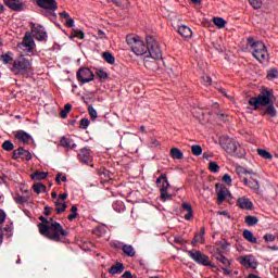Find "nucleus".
<instances>
[{
  "instance_id": "nucleus-48",
  "label": "nucleus",
  "mask_w": 278,
  "mask_h": 278,
  "mask_svg": "<svg viewBox=\"0 0 278 278\" xmlns=\"http://www.w3.org/2000/svg\"><path fill=\"white\" fill-rule=\"evenodd\" d=\"M162 201H170L173 199V194L168 193V190L161 191Z\"/></svg>"
},
{
  "instance_id": "nucleus-6",
  "label": "nucleus",
  "mask_w": 278,
  "mask_h": 278,
  "mask_svg": "<svg viewBox=\"0 0 278 278\" xmlns=\"http://www.w3.org/2000/svg\"><path fill=\"white\" fill-rule=\"evenodd\" d=\"M31 61L26 59L25 56H20L15 61H13V66L11 67V72L14 75H29L31 73Z\"/></svg>"
},
{
  "instance_id": "nucleus-22",
  "label": "nucleus",
  "mask_w": 278,
  "mask_h": 278,
  "mask_svg": "<svg viewBox=\"0 0 278 278\" xmlns=\"http://www.w3.org/2000/svg\"><path fill=\"white\" fill-rule=\"evenodd\" d=\"M124 270L125 266L122 263H117L109 269V273L110 275H121Z\"/></svg>"
},
{
  "instance_id": "nucleus-61",
  "label": "nucleus",
  "mask_w": 278,
  "mask_h": 278,
  "mask_svg": "<svg viewBox=\"0 0 278 278\" xmlns=\"http://www.w3.org/2000/svg\"><path fill=\"white\" fill-rule=\"evenodd\" d=\"M66 199H68V193H60L59 194V201H62V202H64V201H66Z\"/></svg>"
},
{
  "instance_id": "nucleus-57",
  "label": "nucleus",
  "mask_w": 278,
  "mask_h": 278,
  "mask_svg": "<svg viewBox=\"0 0 278 278\" xmlns=\"http://www.w3.org/2000/svg\"><path fill=\"white\" fill-rule=\"evenodd\" d=\"M62 181H66V176H62V174L56 175V184L60 186Z\"/></svg>"
},
{
  "instance_id": "nucleus-51",
  "label": "nucleus",
  "mask_w": 278,
  "mask_h": 278,
  "mask_svg": "<svg viewBox=\"0 0 278 278\" xmlns=\"http://www.w3.org/2000/svg\"><path fill=\"white\" fill-rule=\"evenodd\" d=\"M236 173H237V175H239V177H242V175L249 174V172L247 169H244L243 167H237Z\"/></svg>"
},
{
  "instance_id": "nucleus-9",
  "label": "nucleus",
  "mask_w": 278,
  "mask_h": 278,
  "mask_svg": "<svg viewBox=\"0 0 278 278\" xmlns=\"http://www.w3.org/2000/svg\"><path fill=\"white\" fill-rule=\"evenodd\" d=\"M18 49H22L26 55H29L36 49V43L34 42V38L31 36H25L23 41L17 45Z\"/></svg>"
},
{
  "instance_id": "nucleus-10",
  "label": "nucleus",
  "mask_w": 278,
  "mask_h": 278,
  "mask_svg": "<svg viewBox=\"0 0 278 278\" xmlns=\"http://www.w3.org/2000/svg\"><path fill=\"white\" fill-rule=\"evenodd\" d=\"M77 79L78 81H81V84H89V81L94 79V74L92 71H90V68L83 67L77 72Z\"/></svg>"
},
{
  "instance_id": "nucleus-15",
  "label": "nucleus",
  "mask_w": 278,
  "mask_h": 278,
  "mask_svg": "<svg viewBox=\"0 0 278 278\" xmlns=\"http://www.w3.org/2000/svg\"><path fill=\"white\" fill-rule=\"evenodd\" d=\"M217 203H223L227 197H229V189L227 187L217 184L216 185Z\"/></svg>"
},
{
  "instance_id": "nucleus-3",
  "label": "nucleus",
  "mask_w": 278,
  "mask_h": 278,
  "mask_svg": "<svg viewBox=\"0 0 278 278\" xmlns=\"http://www.w3.org/2000/svg\"><path fill=\"white\" fill-rule=\"evenodd\" d=\"M248 45L252 51L253 58L258 62H266L268 60V49L262 41H255L253 37L248 38Z\"/></svg>"
},
{
  "instance_id": "nucleus-46",
  "label": "nucleus",
  "mask_w": 278,
  "mask_h": 278,
  "mask_svg": "<svg viewBox=\"0 0 278 278\" xmlns=\"http://www.w3.org/2000/svg\"><path fill=\"white\" fill-rule=\"evenodd\" d=\"M208 170H211V173H218V170H220V166H218V163L216 162H210Z\"/></svg>"
},
{
  "instance_id": "nucleus-36",
  "label": "nucleus",
  "mask_w": 278,
  "mask_h": 278,
  "mask_svg": "<svg viewBox=\"0 0 278 278\" xmlns=\"http://www.w3.org/2000/svg\"><path fill=\"white\" fill-rule=\"evenodd\" d=\"M0 60L3 64H10L14 59L12 58V52H7L5 54L0 55Z\"/></svg>"
},
{
  "instance_id": "nucleus-63",
  "label": "nucleus",
  "mask_w": 278,
  "mask_h": 278,
  "mask_svg": "<svg viewBox=\"0 0 278 278\" xmlns=\"http://www.w3.org/2000/svg\"><path fill=\"white\" fill-rule=\"evenodd\" d=\"M194 216L192 211H187V214H185V220H190Z\"/></svg>"
},
{
  "instance_id": "nucleus-33",
  "label": "nucleus",
  "mask_w": 278,
  "mask_h": 278,
  "mask_svg": "<svg viewBox=\"0 0 278 278\" xmlns=\"http://www.w3.org/2000/svg\"><path fill=\"white\" fill-rule=\"evenodd\" d=\"M257 223H260V219L257 217L251 216V215L245 216V224L249 227H253V226L257 225Z\"/></svg>"
},
{
  "instance_id": "nucleus-32",
  "label": "nucleus",
  "mask_w": 278,
  "mask_h": 278,
  "mask_svg": "<svg viewBox=\"0 0 278 278\" xmlns=\"http://www.w3.org/2000/svg\"><path fill=\"white\" fill-rule=\"evenodd\" d=\"M14 201H15V203H17L18 205H24V203H27V201H29V195L16 194V195L14 197Z\"/></svg>"
},
{
  "instance_id": "nucleus-42",
  "label": "nucleus",
  "mask_w": 278,
  "mask_h": 278,
  "mask_svg": "<svg viewBox=\"0 0 278 278\" xmlns=\"http://www.w3.org/2000/svg\"><path fill=\"white\" fill-rule=\"evenodd\" d=\"M71 110H73V105H71V103L65 104L64 110L61 111V118H66Z\"/></svg>"
},
{
  "instance_id": "nucleus-23",
  "label": "nucleus",
  "mask_w": 278,
  "mask_h": 278,
  "mask_svg": "<svg viewBox=\"0 0 278 278\" xmlns=\"http://www.w3.org/2000/svg\"><path fill=\"white\" fill-rule=\"evenodd\" d=\"M31 34L34 38H36V40H39L40 42H42V40H47V33L42 30V28L33 30Z\"/></svg>"
},
{
  "instance_id": "nucleus-50",
  "label": "nucleus",
  "mask_w": 278,
  "mask_h": 278,
  "mask_svg": "<svg viewBox=\"0 0 278 278\" xmlns=\"http://www.w3.org/2000/svg\"><path fill=\"white\" fill-rule=\"evenodd\" d=\"M90 125V121L88 118H83L80 121V127L81 129H88V126Z\"/></svg>"
},
{
  "instance_id": "nucleus-40",
  "label": "nucleus",
  "mask_w": 278,
  "mask_h": 278,
  "mask_svg": "<svg viewBox=\"0 0 278 278\" xmlns=\"http://www.w3.org/2000/svg\"><path fill=\"white\" fill-rule=\"evenodd\" d=\"M33 190L37 193L40 194V192H45V190H47V187L42 184H35L33 186Z\"/></svg>"
},
{
  "instance_id": "nucleus-16",
  "label": "nucleus",
  "mask_w": 278,
  "mask_h": 278,
  "mask_svg": "<svg viewBox=\"0 0 278 278\" xmlns=\"http://www.w3.org/2000/svg\"><path fill=\"white\" fill-rule=\"evenodd\" d=\"M237 205H239L241 210H253V202L247 197L238 198Z\"/></svg>"
},
{
  "instance_id": "nucleus-18",
  "label": "nucleus",
  "mask_w": 278,
  "mask_h": 278,
  "mask_svg": "<svg viewBox=\"0 0 278 278\" xmlns=\"http://www.w3.org/2000/svg\"><path fill=\"white\" fill-rule=\"evenodd\" d=\"M15 138L18 142L23 144H29V140H31V136L27 134L25 130H18L15 132Z\"/></svg>"
},
{
  "instance_id": "nucleus-29",
  "label": "nucleus",
  "mask_w": 278,
  "mask_h": 278,
  "mask_svg": "<svg viewBox=\"0 0 278 278\" xmlns=\"http://www.w3.org/2000/svg\"><path fill=\"white\" fill-rule=\"evenodd\" d=\"M54 205H55V212L56 214H62V212H66V203L62 202L60 200L54 201Z\"/></svg>"
},
{
  "instance_id": "nucleus-1",
  "label": "nucleus",
  "mask_w": 278,
  "mask_h": 278,
  "mask_svg": "<svg viewBox=\"0 0 278 278\" xmlns=\"http://www.w3.org/2000/svg\"><path fill=\"white\" fill-rule=\"evenodd\" d=\"M126 41L135 55L143 56L146 64L149 60H162V50L155 38L147 37V45H144V41L139 36L128 35Z\"/></svg>"
},
{
  "instance_id": "nucleus-20",
  "label": "nucleus",
  "mask_w": 278,
  "mask_h": 278,
  "mask_svg": "<svg viewBox=\"0 0 278 278\" xmlns=\"http://www.w3.org/2000/svg\"><path fill=\"white\" fill-rule=\"evenodd\" d=\"M178 34L182 37V38H192V29H190V27L182 25L178 27Z\"/></svg>"
},
{
  "instance_id": "nucleus-53",
  "label": "nucleus",
  "mask_w": 278,
  "mask_h": 278,
  "mask_svg": "<svg viewBox=\"0 0 278 278\" xmlns=\"http://www.w3.org/2000/svg\"><path fill=\"white\" fill-rule=\"evenodd\" d=\"M275 236L274 235H270V233H266L264 236V239H265V242H275Z\"/></svg>"
},
{
  "instance_id": "nucleus-54",
  "label": "nucleus",
  "mask_w": 278,
  "mask_h": 278,
  "mask_svg": "<svg viewBox=\"0 0 278 278\" xmlns=\"http://www.w3.org/2000/svg\"><path fill=\"white\" fill-rule=\"evenodd\" d=\"M224 184H227V186H231V176L229 174H225L223 177Z\"/></svg>"
},
{
  "instance_id": "nucleus-41",
  "label": "nucleus",
  "mask_w": 278,
  "mask_h": 278,
  "mask_svg": "<svg viewBox=\"0 0 278 278\" xmlns=\"http://www.w3.org/2000/svg\"><path fill=\"white\" fill-rule=\"evenodd\" d=\"M71 212H72V214H70V215L67 216V220L73 222V220H75V218H77V216H78V214H77V205H73V206L71 207Z\"/></svg>"
},
{
  "instance_id": "nucleus-25",
  "label": "nucleus",
  "mask_w": 278,
  "mask_h": 278,
  "mask_svg": "<svg viewBox=\"0 0 278 278\" xmlns=\"http://www.w3.org/2000/svg\"><path fill=\"white\" fill-rule=\"evenodd\" d=\"M242 181L248 186V188H251V190H258L260 189V184L255 179L248 180L247 177H243Z\"/></svg>"
},
{
  "instance_id": "nucleus-58",
  "label": "nucleus",
  "mask_w": 278,
  "mask_h": 278,
  "mask_svg": "<svg viewBox=\"0 0 278 278\" xmlns=\"http://www.w3.org/2000/svg\"><path fill=\"white\" fill-rule=\"evenodd\" d=\"M149 147L153 148V147H160V142L157 141V139H151Z\"/></svg>"
},
{
  "instance_id": "nucleus-47",
  "label": "nucleus",
  "mask_w": 278,
  "mask_h": 278,
  "mask_svg": "<svg viewBox=\"0 0 278 278\" xmlns=\"http://www.w3.org/2000/svg\"><path fill=\"white\" fill-rule=\"evenodd\" d=\"M268 79H277L278 78V71L276 68H271L267 73Z\"/></svg>"
},
{
  "instance_id": "nucleus-44",
  "label": "nucleus",
  "mask_w": 278,
  "mask_h": 278,
  "mask_svg": "<svg viewBox=\"0 0 278 278\" xmlns=\"http://www.w3.org/2000/svg\"><path fill=\"white\" fill-rule=\"evenodd\" d=\"M2 149L4 151H13L14 150V143H12V141L10 140H5L3 143H2Z\"/></svg>"
},
{
  "instance_id": "nucleus-56",
  "label": "nucleus",
  "mask_w": 278,
  "mask_h": 278,
  "mask_svg": "<svg viewBox=\"0 0 278 278\" xmlns=\"http://www.w3.org/2000/svg\"><path fill=\"white\" fill-rule=\"evenodd\" d=\"M66 27H75V20L72 17H68L65 22Z\"/></svg>"
},
{
  "instance_id": "nucleus-38",
  "label": "nucleus",
  "mask_w": 278,
  "mask_h": 278,
  "mask_svg": "<svg viewBox=\"0 0 278 278\" xmlns=\"http://www.w3.org/2000/svg\"><path fill=\"white\" fill-rule=\"evenodd\" d=\"M257 153L264 160H270L273 157V154H270V152H268L264 149H257Z\"/></svg>"
},
{
  "instance_id": "nucleus-7",
  "label": "nucleus",
  "mask_w": 278,
  "mask_h": 278,
  "mask_svg": "<svg viewBox=\"0 0 278 278\" xmlns=\"http://www.w3.org/2000/svg\"><path fill=\"white\" fill-rule=\"evenodd\" d=\"M39 8H42L43 16H48L49 18H56L55 10H58V1L55 0H35Z\"/></svg>"
},
{
  "instance_id": "nucleus-17",
  "label": "nucleus",
  "mask_w": 278,
  "mask_h": 278,
  "mask_svg": "<svg viewBox=\"0 0 278 278\" xmlns=\"http://www.w3.org/2000/svg\"><path fill=\"white\" fill-rule=\"evenodd\" d=\"M156 186L160 188V191H166L168 188H170V184H168V178L166 177V174L161 175L156 179Z\"/></svg>"
},
{
  "instance_id": "nucleus-14",
  "label": "nucleus",
  "mask_w": 278,
  "mask_h": 278,
  "mask_svg": "<svg viewBox=\"0 0 278 278\" xmlns=\"http://www.w3.org/2000/svg\"><path fill=\"white\" fill-rule=\"evenodd\" d=\"M31 152L27 151L23 148H18L16 150L13 151V160H26L27 162H29L31 160Z\"/></svg>"
},
{
  "instance_id": "nucleus-2",
  "label": "nucleus",
  "mask_w": 278,
  "mask_h": 278,
  "mask_svg": "<svg viewBox=\"0 0 278 278\" xmlns=\"http://www.w3.org/2000/svg\"><path fill=\"white\" fill-rule=\"evenodd\" d=\"M39 220H42V223L38 225L39 233L48 238V240L60 242V236H63V238L68 236V232L64 230L60 223L54 222L49 225L48 219L42 216L39 217Z\"/></svg>"
},
{
  "instance_id": "nucleus-11",
  "label": "nucleus",
  "mask_w": 278,
  "mask_h": 278,
  "mask_svg": "<svg viewBox=\"0 0 278 278\" xmlns=\"http://www.w3.org/2000/svg\"><path fill=\"white\" fill-rule=\"evenodd\" d=\"M239 262L244 268H253V270L257 268V260L251 254L239 257Z\"/></svg>"
},
{
  "instance_id": "nucleus-45",
  "label": "nucleus",
  "mask_w": 278,
  "mask_h": 278,
  "mask_svg": "<svg viewBox=\"0 0 278 278\" xmlns=\"http://www.w3.org/2000/svg\"><path fill=\"white\" fill-rule=\"evenodd\" d=\"M72 38H78L79 40H84L85 38L84 31L79 29L72 30Z\"/></svg>"
},
{
  "instance_id": "nucleus-55",
  "label": "nucleus",
  "mask_w": 278,
  "mask_h": 278,
  "mask_svg": "<svg viewBox=\"0 0 278 278\" xmlns=\"http://www.w3.org/2000/svg\"><path fill=\"white\" fill-rule=\"evenodd\" d=\"M217 244H219L220 249L225 250L227 247H229V242L227 240L218 241Z\"/></svg>"
},
{
  "instance_id": "nucleus-27",
  "label": "nucleus",
  "mask_w": 278,
  "mask_h": 278,
  "mask_svg": "<svg viewBox=\"0 0 278 278\" xmlns=\"http://www.w3.org/2000/svg\"><path fill=\"white\" fill-rule=\"evenodd\" d=\"M169 155L173 157V160H184V152H181V150L178 148H172Z\"/></svg>"
},
{
  "instance_id": "nucleus-34",
  "label": "nucleus",
  "mask_w": 278,
  "mask_h": 278,
  "mask_svg": "<svg viewBox=\"0 0 278 278\" xmlns=\"http://www.w3.org/2000/svg\"><path fill=\"white\" fill-rule=\"evenodd\" d=\"M102 58L108 62V64H114L116 62V59L110 52H103Z\"/></svg>"
},
{
  "instance_id": "nucleus-37",
  "label": "nucleus",
  "mask_w": 278,
  "mask_h": 278,
  "mask_svg": "<svg viewBox=\"0 0 278 278\" xmlns=\"http://www.w3.org/2000/svg\"><path fill=\"white\" fill-rule=\"evenodd\" d=\"M249 3L254 10H260L264 5V0H249Z\"/></svg>"
},
{
  "instance_id": "nucleus-26",
  "label": "nucleus",
  "mask_w": 278,
  "mask_h": 278,
  "mask_svg": "<svg viewBox=\"0 0 278 278\" xmlns=\"http://www.w3.org/2000/svg\"><path fill=\"white\" fill-rule=\"evenodd\" d=\"M122 251L128 257H136V250L129 244H124Z\"/></svg>"
},
{
  "instance_id": "nucleus-43",
  "label": "nucleus",
  "mask_w": 278,
  "mask_h": 278,
  "mask_svg": "<svg viewBox=\"0 0 278 278\" xmlns=\"http://www.w3.org/2000/svg\"><path fill=\"white\" fill-rule=\"evenodd\" d=\"M88 112L91 121H97V118L99 117V114L97 113V110H94L92 105L88 106Z\"/></svg>"
},
{
  "instance_id": "nucleus-19",
  "label": "nucleus",
  "mask_w": 278,
  "mask_h": 278,
  "mask_svg": "<svg viewBox=\"0 0 278 278\" xmlns=\"http://www.w3.org/2000/svg\"><path fill=\"white\" fill-rule=\"evenodd\" d=\"M200 242V244H204L205 242V228L202 227L200 229V233L195 235L193 240L191 241L192 247H197V243Z\"/></svg>"
},
{
  "instance_id": "nucleus-31",
  "label": "nucleus",
  "mask_w": 278,
  "mask_h": 278,
  "mask_svg": "<svg viewBox=\"0 0 278 278\" xmlns=\"http://www.w3.org/2000/svg\"><path fill=\"white\" fill-rule=\"evenodd\" d=\"M31 179L35 181H42V179H47V173L45 172H35L30 175Z\"/></svg>"
},
{
  "instance_id": "nucleus-39",
  "label": "nucleus",
  "mask_w": 278,
  "mask_h": 278,
  "mask_svg": "<svg viewBox=\"0 0 278 278\" xmlns=\"http://www.w3.org/2000/svg\"><path fill=\"white\" fill-rule=\"evenodd\" d=\"M191 152L193 155L199 156V155H201V153H203V148H201V146H199V144H193L191 147Z\"/></svg>"
},
{
  "instance_id": "nucleus-60",
  "label": "nucleus",
  "mask_w": 278,
  "mask_h": 278,
  "mask_svg": "<svg viewBox=\"0 0 278 278\" xmlns=\"http://www.w3.org/2000/svg\"><path fill=\"white\" fill-rule=\"evenodd\" d=\"M61 18H65V21H67L68 18H71V14H68V12L63 11L61 13H59Z\"/></svg>"
},
{
  "instance_id": "nucleus-24",
  "label": "nucleus",
  "mask_w": 278,
  "mask_h": 278,
  "mask_svg": "<svg viewBox=\"0 0 278 278\" xmlns=\"http://www.w3.org/2000/svg\"><path fill=\"white\" fill-rule=\"evenodd\" d=\"M243 238L248 242H251V244H257V238H255L251 230H243Z\"/></svg>"
},
{
  "instance_id": "nucleus-5",
  "label": "nucleus",
  "mask_w": 278,
  "mask_h": 278,
  "mask_svg": "<svg viewBox=\"0 0 278 278\" xmlns=\"http://www.w3.org/2000/svg\"><path fill=\"white\" fill-rule=\"evenodd\" d=\"M249 105H252L254 110H258L260 106L266 108L273 103V90H263L257 97L250 98Z\"/></svg>"
},
{
  "instance_id": "nucleus-52",
  "label": "nucleus",
  "mask_w": 278,
  "mask_h": 278,
  "mask_svg": "<svg viewBox=\"0 0 278 278\" xmlns=\"http://www.w3.org/2000/svg\"><path fill=\"white\" fill-rule=\"evenodd\" d=\"M202 79H203L204 86H212V77L203 76Z\"/></svg>"
},
{
  "instance_id": "nucleus-8",
  "label": "nucleus",
  "mask_w": 278,
  "mask_h": 278,
  "mask_svg": "<svg viewBox=\"0 0 278 278\" xmlns=\"http://www.w3.org/2000/svg\"><path fill=\"white\" fill-rule=\"evenodd\" d=\"M189 257L197 262V264H202V266H210V257L197 250H191L188 252Z\"/></svg>"
},
{
  "instance_id": "nucleus-59",
  "label": "nucleus",
  "mask_w": 278,
  "mask_h": 278,
  "mask_svg": "<svg viewBox=\"0 0 278 278\" xmlns=\"http://www.w3.org/2000/svg\"><path fill=\"white\" fill-rule=\"evenodd\" d=\"M182 210H186V212H192V205H190V203H182Z\"/></svg>"
},
{
  "instance_id": "nucleus-49",
  "label": "nucleus",
  "mask_w": 278,
  "mask_h": 278,
  "mask_svg": "<svg viewBox=\"0 0 278 278\" xmlns=\"http://www.w3.org/2000/svg\"><path fill=\"white\" fill-rule=\"evenodd\" d=\"M96 74L99 77V79H108V72L103 70H98Z\"/></svg>"
},
{
  "instance_id": "nucleus-64",
  "label": "nucleus",
  "mask_w": 278,
  "mask_h": 278,
  "mask_svg": "<svg viewBox=\"0 0 278 278\" xmlns=\"http://www.w3.org/2000/svg\"><path fill=\"white\" fill-rule=\"evenodd\" d=\"M123 278H134V276H131V271H125L123 275H122Z\"/></svg>"
},
{
  "instance_id": "nucleus-35",
  "label": "nucleus",
  "mask_w": 278,
  "mask_h": 278,
  "mask_svg": "<svg viewBox=\"0 0 278 278\" xmlns=\"http://www.w3.org/2000/svg\"><path fill=\"white\" fill-rule=\"evenodd\" d=\"M215 260H217V262H220V264H223L224 266H230L229 258L225 257V255L220 253L215 255Z\"/></svg>"
},
{
  "instance_id": "nucleus-28",
  "label": "nucleus",
  "mask_w": 278,
  "mask_h": 278,
  "mask_svg": "<svg viewBox=\"0 0 278 278\" xmlns=\"http://www.w3.org/2000/svg\"><path fill=\"white\" fill-rule=\"evenodd\" d=\"M61 147H64L65 149H75V141H73L72 139L62 137Z\"/></svg>"
},
{
  "instance_id": "nucleus-12",
  "label": "nucleus",
  "mask_w": 278,
  "mask_h": 278,
  "mask_svg": "<svg viewBox=\"0 0 278 278\" xmlns=\"http://www.w3.org/2000/svg\"><path fill=\"white\" fill-rule=\"evenodd\" d=\"M4 3L13 12H23L27 8L23 0H4Z\"/></svg>"
},
{
  "instance_id": "nucleus-4",
  "label": "nucleus",
  "mask_w": 278,
  "mask_h": 278,
  "mask_svg": "<svg viewBox=\"0 0 278 278\" xmlns=\"http://www.w3.org/2000/svg\"><path fill=\"white\" fill-rule=\"evenodd\" d=\"M219 144L229 155H233L235 157H242L244 155L240 143L233 138L223 137L219 140Z\"/></svg>"
},
{
  "instance_id": "nucleus-13",
  "label": "nucleus",
  "mask_w": 278,
  "mask_h": 278,
  "mask_svg": "<svg viewBox=\"0 0 278 278\" xmlns=\"http://www.w3.org/2000/svg\"><path fill=\"white\" fill-rule=\"evenodd\" d=\"M78 160L83 164H90L92 163V151L88 148H83L78 153Z\"/></svg>"
},
{
  "instance_id": "nucleus-30",
  "label": "nucleus",
  "mask_w": 278,
  "mask_h": 278,
  "mask_svg": "<svg viewBox=\"0 0 278 278\" xmlns=\"http://www.w3.org/2000/svg\"><path fill=\"white\" fill-rule=\"evenodd\" d=\"M213 23L218 29H224L225 25H227V21L223 17H213Z\"/></svg>"
},
{
  "instance_id": "nucleus-62",
  "label": "nucleus",
  "mask_w": 278,
  "mask_h": 278,
  "mask_svg": "<svg viewBox=\"0 0 278 278\" xmlns=\"http://www.w3.org/2000/svg\"><path fill=\"white\" fill-rule=\"evenodd\" d=\"M2 223H5V212L0 210V225H2Z\"/></svg>"
},
{
  "instance_id": "nucleus-21",
  "label": "nucleus",
  "mask_w": 278,
  "mask_h": 278,
  "mask_svg": "<svg viewBox=\"0 0 278 278\" xmlns=\"http://www.w3.org/2000/svg\"><path fill=\"white\" fill-rule=\"evenodd\" d=\"M263 116H270L271 118L277 117V109H275L273 102L266 106Z\"/></svg>"
}]
</instances>
